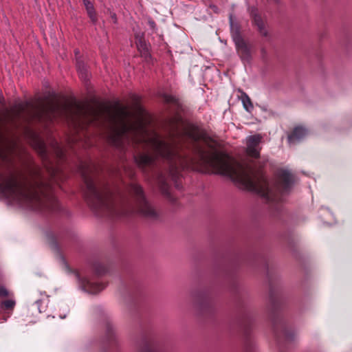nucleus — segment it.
<instances>
[{
  "mask_svg": "<svg viewBox=\"0 0 352 352\" xmlns=\"http://www.w3.org/2000/svg\"><path fill=\"white\" fill-rule=\"evenodd\" d=\"M254 23L256 25L259 32L263 36H267V31L265 27V23L261 19V17L258 15H255L254 17Z\"/></svg>",
  "mask_w": 352,
  "mask_h": 352,
  "instance_id": "11",
  "label": "nucleus"
},
{
  "mask_svg": "<svg viewBox=\"0 0 352 352\" xmlns=\"http://www.w3.org/2000/svg\"><path fill=\"white\" fill-rule=\"evenodd\" d=\"M234 41L236 45V50L246 44L245 42L240 36H235L234 38Z\"/></svg>",
  "mask_w": 352,
  "mask_h": 352,
  "instance_id": "17",
  "label": "nucleus"
},
{
  "mask_svg": "<svg viewBox=\"0 0 352 352\" xmlns=\"http://www.w3.org/2000/svg\"><path fill=\"white\" fill-rule=\"evenodd\" d=\"M84 4L92 23H96L97 21V17L93 4L89 0H84Z\"/></svg>",
  "mask_w": 352,
  "mask_h": 352,
  "instance_id": "9",
  "label": "nucleus"
},
{
  "mask_svg": "<svg viewBox=\"0 0 352 352\" xmlns=\"http://www.w3.org/2000/svg\"><path fill=\"white\" fill-rule=\"evenodd\" d=\"M157 182L162 190V192L168 198H169L170 200L173 201L169 191V186L166 183L165 177L162 175L159 176L157 179Z\"/></svg>",
  "mask_w": 352,
  "mask_h": 352,
  "instance_id": "8",
  "label": "nucleus"
},
{
  "mask_svg": "<svg viewBox=\"0 0 352 352\" xmlns=\"http://www.w3.org/2000/svg\"><path fill=\"white\" fill-rule=\"evenodd\" d=\"M0 195L12 204L34 210L59 209L58 201L37 168L30 169L27 175L12 169L0 170Z\"/></svg>",
  "mask_w": 352,
  "mask_h": 352,
  "instance_id": "3",
  "label": "nucleus"
},
{
  "mask_svg": "<svg viewBox=\"0 0 352 352\" xmlns=\"http://www.w3.org/2000/svg\"><path fill=\"white\" fill-rule=\"evenodd\" d=\"M243 104L248 111H250L253 109V105L248 96H245V98L243 99Z\"/></svg>",
  "mask_w": 352,
  "mask_h": 352,
  "instance_id": "15",
  "label": "nucleus"
},
{
  "mask_svg": "<svg viewBox=\"0 0 352 352\" xmlns=\"http://www.w3.org/2000/svg\"><path fill=\"white\" fill-rule=\"evenodd\" d=\"M141 352H160L155 348L151 346L149 344H146L142 349Z\"/></svg>",
  "mask_w": 352,
  "mask_h": 352,
  "instance_id": "18",
  "label": "nucleus"
},
{
  "mask_svg": "<svg viewBox=\"0 0 352 352\" xmlns=\"http://www.w3.org/2000/svg\"><path fill=\"white\" fill-rule=\"evenodd\" d=\"M59 317H60L61 319H64V318H65V317H66V314H65L63 316L60 315V316H59Z\"/></svg>",
  "mask_w": 352,
  "mask_h": 352,
  "instance_id": "23",
  "label": "nucleus"
},
{
  "mask_svg": "<svg viewBox=\"0 0 352 352\" xmlns=\"http://www.w3.org/2000/svg\"><path fill=\"white\" fill-rule=\"evenodd\" d=\"M83 112L84 110L78 104H61L56 100L46 102L38 100L18 102L8 112L7 116L11 121L37 120L40 122H52L57 117H61L75 126H80Z\"/></svg>",
  "mask_w": 352,
  "mask_h": 352,
  "instance_id": "4",
  "label": "nucleus"
},
{
  "mask_svg": "<svg viewBox=\"0 0 352 352\" xmlns=\"http://www.w3.org/2000/svg\"><path fill=\"white\" fill-rule=\"evenodd\" d=\"M41 152L43 153H45V147H44V145L43 143H41Z\"/></svg>",
  "mask_w": 352,
  "mask_h": 352,
  "instance_id": "22",
  "label": "nucleus"
},
{
  "mask_svg": "<svg viewBox=\"0 0 352 352\" xmlns=\"http://www.w3.org/2000/svg\"><path fill=\"white\" fill-rule=\"evenodd\" d=\"M237 52L243 60L249 61L251 58L250 50L247 44L238 48Z\"/></svg>",
  "mask_w": 352,
  "mask_h": 352,
  "instance_id": "10",
  "label": "nucleus"
},
{
  "mask_svg": "<svg viewBox=\"0 0 352 352\" xmlns=\"http://www.w3.org/2000/svg\"><path fill=\"white\" fill-rule=\"evenodd\" d=\"M75 54H76V55L78 54H79V51L78 50H75Z\"/></svg>",
  "mask_w": 352,
  "mask_h": 352,
  "instance_id": "25",
  "label": "nucleus"
},
{
  "mask_svg": "<svg viewBox=\"0 0 352 352\" xmlns=\"http://www.w3.org/2000/svg\"><path fill=\"white\" fill-rule=\"evenodd\" d=\"M94 118H96L98 116V115L96 112H94Z\"/></svg>",
  "mask_w": 352,
  "mask_h": 352,
  "instance_id": "24",
  "label": "nucleus"
},
{
  "mask_svg": "<svg viewBox=\"0 0 352 352\" xmlns=\"http://www.w3.org/2000/svg\"><path fill=\"white\" fill-rule=\"evenodd\" d=\"M53 147L57 157L60 159L63 158L64 155L63 151L57 142H53Z\"/></svg>",
  "mask_w": 352,
  "mask_h": 352,
  "instance_id": "14",
  "label": "nucleus"
},
{
  "mask_svg": "<svg viewBox=\"0 0 352 352\" xmlns=\"http://www.w3.org/2000/svg\"><path fill=\"white\" fill-rule=\"evenodd\" d=\"M167 137L147 129V166L162 161L168 165L169 176L175 182L180 170L197 164L229 177L240 188L256 192L268 202L278 201L280 193L287 191L293 181L289 170L277 172L278 183L272 187L261 168L264 162L251 166L238 163L216 148V142L201 128L186 123L175 115L168 122Z\"/></svg>",
  "mask_w": 352,
  "mask_h": 352,
  "instance_id": "1",
  "label": "nucleus"
},
{
  "mask_svg": "<svg viewBox=\"0 0 352 352\" xmlns=\"http://www.w3.org/2000/svg\"><path fill=\"white\" fill-rule=\"evenodd\" d=\"M94 283L89 282V280L86 281V283H84L85 287H91Z\"/></svg>",
  "mask_w": 352,
  "mask_h": 352,
  "instance_id": "20",
  "label": "nucleus"
},
{
  "mask_svg": "<svg viewBox=\"0 0 352 352\" xmlns=\"http://www.w3.org/2000/svg\"><path fill=\"white\" fill-rule=\"evenodd\" d=\"M77 70L79 74V76L81 78L86 79L87 78V69L83 63L78 61L77 62Z\"/></svg>",
  "mask_w": 352,
  "mask_h": 352,
  "instance_id": "12",
  "label": "nucleus"
},
{
  "mask_svg": "<svg viewBox=\"0 0 352 352\" xmlns=\"http://www.w3.org/2000/svg\"><path fill=\"white\" fill-rule=\"evenodd\" d=\"M42 298L36 300L32 307L36 308L39 313L45 312L47 309L49 299L45 292L41 294Z\"/></svg>",
  "mask_w": 352,
  "mask_h": 352,
  "instance_id": "7",
  "label": "nucleus"
},
{
  "mask_svg": "<svg viewBox=\"0 0 352 352\" xmlns=\"http://www.w3.org/2000/svg\"><path fill=\"white\" fill-rule=\"evenodd\" d=\"M80 171L86 185L85 199L98 215L122 217L137 213L148 219L157 218V212L146 200L142 188L138 184L130 186L132 197L129 199L120 193L114 195L106 183L95 181L89 175L87 166L82 165Z\"/></svg>",
  "mask_w": 352,
  "mask_h": 352,
  "instance_id": "2",
  "label": "nucleus"
},
{
  "mask_svg": "<svg viewBox=\"0 0 352 352\" xmlns=\"http://www.w3.org/2000/svg\"><path fill=\"white\" fill-rule=\"evenodd\" d=\"M16 305L14 300L8 299L1 302V307L5 309H12Z\"/></svg>",
  "mask_w": 352,
  "mask_h": 352,
  "instance_id": "13",
  "label": "nucleus"
},
{
  "mask_svg": "<svg viewBox=\"0 0 352 352\" xmlns=\"http://www.w3.org/2000/svg\"><path fill=\"white\" fill-rule=\"evenodd\" d=\"M307 134L306 129L302 126L295 127L292 133L288 135L287 140L289 144H294L301 140Z\"/></svg>",
  "mask_w": 352,
  "mask_h": 352,
  "instance_id": "6",
  "label": "nucleus"
},
{
  "mask_svg": "<svg viewBox=\"0 0 352 352\" xmlns=\"http://www.w3.org/2000/svg\"><path fill=\"white\" fill-rule=\"evenodd\" d=\"M163 98L164 101L167 103L178 104V100L171 95L164 94Z\"/></svg>",
  "mask_w": 352,
  "mask_h": 352,
  "instance_id": "16",
  "label": "nucleus"
},
{
  "mask_svg": "<svg viewBox=\"0 0 352 352\" xmlns=\"http://www.w3.org/2000/svg\"><path fill=\"white\" fill-rule=\"evenodd\" d=\"M230 23H232V16H230Z\"/></svg>",
  "mask_w": 352,
  "mask_h": 352,
  "instance_id": "26",
  "label": "nucleus"
},
{
  "mask_svg": "<svg viewBox=\"0 0 352 352\" xmlns=\"http://www.w3.org/2000/svg\"><path fill=\"white\" fill-rule=\"evenodd\" d=\"M9 294L8 291L4 287H0V296L6 297Z\"/></svg>",
  "mask_w": 352,
  "mask_h": 352,
  "instance_id": "19",
  "label": "nucleus"
},
{
  "mask_svg": "<svg viewBox=\"0 0 352 352\" xmlns=\"http://www.w3.org/2000/svg\"><path fill=\"white\" fill-rule=\"evenodd\" d=\"M261 136L260 135H250L247 138L246 152L252 157L257 159L260 156Z\"/></svg>",
  "mask_w": 352,
  "mask_h": 352,
  "instance_id": "5",
  "label": "nucleus"
},
{
  "mask_svg": "<svg viewBox=\"0 0 352 352\" xmlns=\"http://www.w3.org/2000/svg\"><path fill=\"white\" fill-rule=\"evenodd\" d=\"M96 287L98 288V289H97V291L102 290V289H103V288H104V287H103V286H102L101 285L98 284V283H96Z\"/></svg>",
  "mask_w": 352,
  "mask_h": 352,
  "instance_id": "21",
  "label": "nucleus"
}]
</instances>
